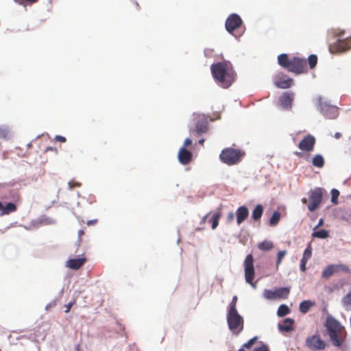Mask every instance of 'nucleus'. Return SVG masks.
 I'll use <instances>...</instances> for the list:
<instances>
[{
    "instance_id": "nucleus-1",
    "label": "nucleus",
    "mask_w": 351,
    "mask_h": 351,
    "mask_svg": "<svg viewBox=\"0 0 351 351\" xmlns=\"http://www.w3.org/2000/svg\"><path fill=\"white\" fill-rule=\"evenodd\" d=\"M210 70L214 79L223 88H228L235 80L236 73L228 61L213 64Z\"/></svg>"
},
{
    "instance_id": "nucleus-2",
    "label": "nucleus",
    "mask_w": 351,
    "mask_h": 351,
    "mask_svg": "<svg viewBox=\"0 0 351 351\" xmlns=\"http://www.w3.org/2000/svg\"><path fill=\"white\" fill-rule=\"evenodd\" d=\"M278 63L287 71L297 75L308 71L306 60L298 56L289 58L287 53H282L278 56Z\"/></svg>"
},
{
    "instance_id": "nucleus-3",
    "label": "nucleus",
    "mask_w": 351,
    "mask_h": 351,
    "mask_svg": "<svg viewBox=\"0 0 351 351\" xmlns=\"http://www.w3.org/2000/svg\"><path fill=\"white\" fill-rule=\"evenodd\" d=\"M326 327L332 345L336 347H341L346 336L344 328L332 317H327Z\"/></svg>"
},
{
    "instance_id": "nucleus-4",
    "label": "nucleus",
    "mask_w": 351,
    "mask_h": 351,
    "mask_svg": "<svg viewBox=\"0 0 351 351\" xmlns=\"http://www.w3.org/2000/svg\"><path fill=\"white\" fill-rule=\"evenodd\" d=\"M245 154V152L241 149L227 147L222 149L219 154V159L223 163L232 166L240 162Z\"/></svg>"
},
{
    "instance_id": "nucleus-5",
    "label": "nucleus",
    "mask_w": 351,
    "mask_h": 351,
    "mask_svg": "<svg viewBox=\"0 0 351 351\" xmlns=\"http://www.w3.org/2000/svg\"><path fill=\"white\" fill-rule=\"evenodd\" d=\"M227 322L230 330L234 335H238L243 329L244 321L238 311H228Z\"/></svg>"
},
{
    "instance_id": "nucleus-6",
    "label": "nucleus",
    "mask_w": 351,
    "mask_h": 351,
    "mask_svg": "<svg viewBox=\"0 0 351 351\" xmlns=\"http://www.w3.org/2000/svg\"><path fill=\"white\" fill-rule=\"evenodd\" d=\"M324 189L320 187H317L309 191L308 201L307 205L310 211H314L317 209L322 202Z\"/></svg>"
},
{
    "instance_id": "nucleus-7",
    "label": "nucleus",
    "mask_w": 351,
    "mask_h": 351,
    "mask_svg": "<svg viewBox=\"0 0 351 351\" xmlns=\"http://www.w3.org/2000/svg\"><path fill=\"white\" fill-rule=\"evenodd\" d=\"M244 270H245V278L247 283L255 287L253 283L254 278V258L253 256L250 254H248L244 261Z\"/></svg>"
},
{
    "instance_id": "nucleus-8",
    "label": "nucleus",
    "mask_w": 351,
    "mask_h": 351,
    "mask_svg": "<svg viewBox=\"0 0 351 351\" xmlns=\"http://www.w3.org/2000/svg\"><path fill=\"white\" fill-rule=\"evenodd\" d=\"M242 24L241 17L237 14H230L226 21V29L232 35L235 36L234 32L239 29Z\"/></svg>"
},
{
    "instance_id": "nucleus-9",
    "label": "nucleus",
    "mask_w": 351,
    "mask_h": 351,
    "mask_svg": "<svg viewBox=\"0 0 351 351\" xmlns=\"http://www.w3.org/2000/svg\"><path fill=\"white\" fill-rule=\"evenodd\" d=\"M274 83L278 88L287 89L293 86V80L281 73L274 77Z\"/></svg>"
},
{
    "instance_id": "nucleus-10",
    "label": "nucleus",
    "mask_w": 351,
    "mask_h": 351,
    "mask_svg": "<svg viewBox=\"0 0 351 351\" xmlns=\"http://www.w3.org/2000/svg\"><path fill=\"white\" fill-rule=\"evenodd\" d=\"M315 143V138L311 134H308L300 142L298 148L302 152L310 153L314 150Z\"/></svg>"
},
{
    "instance_id": "nucleus-11",
    "label": "nucleus",
    "mask_w": 351,
    "mask_h": 351,
    "mask_svg": "<svg viewBox=\"0 0 351 351\" xmlns=\"http://www.w3.org/2000/svg\"><path fill=\"white\" fill-rule=\"evenodd\" d=\"M306 345L312 350H322L325 348V343L319 335H314L306 339Z\"/></svg>"
},
{
    "instance_id": "nucleus-12",
    "label": "nucleus",
    "mask_w": 351,
    "mask_h": 351,
    "mask_svg": "<svg viewBox=\"0 0 351 351\" xmlns=\"http://www.w3.org/2000/svg\"><path fill=\"white\" fill-rule=\"evenodd\" d=\"M295 94L291 92H285L278 99L279 106L284 110H290L292 108Z\"/></svg>"
},
{
    "instance_id": "nucleus-13",
    "label": "nucleus",
    "mask_w": 351,
    "mask_h": 351,
    "mask_svg": "<svg viewBox=\"0 0 351 351\" xmlns=\"http://www.w3.org/2000/svg\"><path fill=\"white\" fill-rule=\"evenodd\" d=\"M208 131V122L206 117H199L193 132L199 136Z\"/></svg>"
},
{
    "instance_id": "nucleus-14",
    "label": "nucleus",
    "mask_w": 351,
    "mask_h": 351,
    "mask_svg": "<svg viewBox=\"0 0 351 351\" xmlns=\"http://www.w3.org/2000/svg\"><path fill=\"white\" fill-rule=\"evenodd\" d=\"M350 48L351 43L350 40H338L335 43L330 47V50L332 53L343 52Z\"/></svg>"
},
{
    "instance_id": "nucleus-15",
    "label": "nucleus",
    "mask_w": 351,
    "mask_h": 351,
    "mask_svg": "<svg viewBox=\"0 0 351 351\" xmlns=\"http://www.w3.org/2000/svg\"><path fill=\"white\" fill-rule=\"evenodd\" d=\"M178 160L183 165H188L192 160L193 155L190 151H188L185 147H182L178 152Z\"/></svg>"
},
{
    "instance_id": "nucleus-16",
    "label": "nucleus",
    "mask_w": 351,
    "mask_h": 351,
    "mask_svg": "<svg viewBox=\"0 0 351 351\" xmlns=\"http://www.w3.org/2000/svg\"><path fill=\"white\" fill-rule=\"evenodd\" d=\"M235 215L237 218V223L238 225H240L248 217V208L245 206L239 207L236 210Z\"/></svg>"
},
{
    "instance_id": "nucleus-17",
    "label": "nucleus",
    "mask_w": 351,
    "mask_h": 351,
    "mask_svg": "<svg viewBox=\"0 0 351 351\" xmlns=\"http://www.w3.org/2000/svg\"><path fill=\"white\" fill-rule=\"evenodd\" d=\"M85 258H77L69 259L66 262V266L72 269H79L86 263Z\"/></svg>"
},
{
    "instance_id": "nucleus-18",
    "label": "nucleus",
    "mask_w": 351,
    "mask_h": 351,
    "mask_svg": "<svg viewBox=\"0 0 351 351\" xmlns=\"http://www.w3.org/2000/svg\"><path fill=\"white\" fill-rule=\"evenodd\" d=\"M17 206L15 204L12 202H8L5 206L3 205L2 212L0 215H7L12 213L16 211Z\"/></svg>"
},
{
    "instance_id": "nucleus-19",
    "label": "nucleus",
    "mask_w": 351,
    "mask_h": 351,
    "mask_svg": "<svg viewBox=\"0 0 351 351\" xmlns=\"http://www.w3.org/2000/svg\"><path fill=\"white\" fill-rule=\"evenodd\" d=\"M293 319L291 318H286L284 320V323L282 325L279 326V328L280 330L285 331V332H290L293 330Z\"/></svg>"
},
{
    "instance_id": "nucleus-20",
    "label": "nucleus",
    "mask_w": 351,
    "mask_h": 351,
    "mask_svg": "<svg viewBox=\"0 0 351 351\" xmlns=\"http://www.w3.org/2000/svg\"><path fill=\"white\" fill-rule=\"evenodd\" d=\"M290 292L289 288L282 287L275 290L276 299L283 298L285 299L288 297Z\"/></svg>"
},
{
    "instance_id": "nucleus-21",
    "label": "nucleus",
    "mask_w": 351,
    "mask_h": 351,
    "mask_svg": "<svg viewBox=\"0 0 351 351\" xmlns=\"http://www.w3.org/2000/svg\"><path fill=\"white\" fill-rule=\"evenodd\" d=\"M312 164L317 168H322L324 166L325 160L321 154H316L312 158Z\"/></svg>"
},
{
    "instance_id": "nucleus-22",
    "label": "nucleus",
    "mask_w": 351,
    "mask_h": 351,
    "mask_svg": "<svg viewBox=\"0 0 351 351\" xmlns=\"http://www.w3.org/2000/svg\"><path fill=\"white\" fill-rule=\"evenodd\" d=\"M263 213V206L261 204H258L256 206L254 209L252 211V219L257 221L260 220Z\"/></svg>"
},
{
    "instance_id": "nucleus-23",
    "label": "nucleus",
    "mask_w": 351,
    "mask_h": 351,
    "mask_svg": "<svg viewBox=\"0 0 351 351\" xmlns=\"http://www.w3.org/2000/svg\"><path fill=\"white\" fill-rule=\"evenodd\" d=\"M315 303L314 302H312L310 300H304V301H302L300 304V306H299V308H300V311L302 313H306L309 309L311 308V307H312L313 306H314Z\"/></svg>"
},
{
    "instance_id": "nucleus-24",
    "label": "nucleus",
    "mask_w": 351,
    "mask_h": 351,
    "mask_svg": "<svg viewBox=\"0 0 351 351\" xmlns=\"http://www.w3.org/2000/svg\"><path fill=\"white\" fill-rule=\"evenodd\" d=\"M258 247L262 251H269L274 248V243L269 241H263L258 244Z\"/></svg>"
},
{
    "instance_id": "nucleus-25",
    "label": "nucleus",
    "mask_w": 351,
    "mask_h": 351,
    "mask_svg": "<svg viewBox=\"0 0 351 351\" xmlns=\"http://www.w3.org/2000/svg\"><path fill=\"white\" fill-rule=\"evenodd\" d=\"M334 274H335V272L333 265H330L323 270L322 276L324 278H328Z\"/></svg>"
},
{
    "instance_id": "nucleus-26",
    "label": "nucleus",
    "mask_w": 351,
    "mask_h": 351,
    "mask_svg": "<svg viewBox=\"0 0 351 351\" xmlns=\"http://www.w3.org/2000/svg\"><path fill=\"white\" fill-rule=\"evenodd\" d=\"M221 215V213L217 212V213H215L213 215L212 218L209 220V222L211 223V226H212L213 230H215L217 227Z\"/></svg>"
},
{
    "instance_id": "nucleus-27",
    "label": "nucleus",
    "mask_w": 351,
    "mask_h": 351,
    "mask_svg": "<svg viewBox=\"0 0 351 351\" xmlns=\"http://www.w3.org/2000/svg\"><path fill=\"white\" fill-rule=\"evenodd\" d=\"M333 267L335 273H338L340 271H343L348 274L350 273V269L349 267L345 264L333 265Z\"/></svg>"
},
{
    "instance_id": "nucleus-28",
    "label": "nucleus",
    "mask_w": 351,
    "mask_h": 351,
    "mask_svg": "<svg viewBox=\"0 0 351 351\" xmlns=\"http://www.w3.org/2000/svg\"><path fill=\"white\" fill-rule=\"evenodd\" d=\"M280 219V213L278 211L274 212V213L272 214V215L269 219L270 226H276L278 223Z\"/></svg>"
},
{
    "instance_id": "nucleus-29",
    "label": "nucleus",
    "mask_w": 351,
    "mask_h": 351,
    "mask_svg": "<svg viewBox=\"0 0 351 351\" xmlns=\"http://www.w3.org/2000/svg\"><path fill=\"white\" fill-rule=\"evenodd\" d=\"M290 313L289 308L285 304H281L278 309L277 314L279 317H284Z\"/></svg>"
},
{
    "instance_id": "nucleus-30",
    "label": "nucleus",
    "mask_w": 351,
    "mask_h": 351,
    "mask_svg": "<svg viewBox=\"0 0 351 351\" xmlns=\"http://www.w3.org/2000/svg\"><path fill=\"white\" fill-rule=\"evenodd\" d=\"M329 233L326 230H319L318 231H315L313 233V237L319 239H326L328 237Z\"/></svg>"
},
{
    "instance_id": "nucleus-31",
    "label": "nucleus",
    "mask_w": 351,
    "mask_h": 351,
    "mask_svg": "<svg viewBox=\"0 0 351 351\" xmlns=\"http://www.w3.org/2000/svg\"><path fill=\"white\" fill-rule=\"evenodd\" d=\"M343 305L346 308H349L351 306V292L346 294L341 300Z\"/></svg>"
},
{
    "instance_id": "nucleus-32",
    "label": "nucleus",
    "mask_w": 351,
    "mask_h": 351,
    "mask_svg": "<svg viewBox=\"0 0 351 351\" xmlns=\"http://www.w3.org/2000/svg\"><path fill=\"white\" fill-rule=\"evenodd\" d=\"M308 63L311 69H313L317 63V57L316 55H310L308 58Z\"/></svg>"
},
{
    "instance_id": "nucleus-33",
    "label": "nucleus",
    "mask_w": 351,
    "mask_h": 351,
    "mask_svg": "<svg viewBox=\"0 0 351 351\" xmlns=\"http://www.w3.org/2000/svg\"><path fill=\"white\" fill-rule=\"evenodd\" d=\"M263 296L267 300H276L275 291L265 289L263 292Z\"/></svg>"
},
{
    "instance_id": "nucleus-34",
    "label": "nucleus",
    "mask_w": 351,
    "mask_h": 351,
    "mask_svg": "<svg viewBox=\"0 0 351 351\" xmlns=\"http://www.w3.org/2000/svg\"><path fill=\"white\" fill-rule=\"evenodd\" d=\"M339 195V191L337 189H333L331 190V202L332 204H337Z\"/></svg>"
},
{
    "instance_id": "nucleus-35",
    "label": "nucleus",
    "mask_w": 351,
    "mask_h": 351,
    "mask_svg": "<svg viewBox=\"0 0 351 351\" xmlns=\"http://www.w3.org/2000/svg\"><path fill=\"white\" fill-rule=\"evenodd\" d=\"M311 256L312 247L311 245H308L304 252L302 258L308 261L309 258L311 257Z\"/></svg>"
},
{
    "instance_id": "nucleus-36",
    "label": "nucleus",
    "mask_w": 351,
    "mask_h": 351,
    "mask_svg": "<svg viewBox=\"0 0 351 351\" xmlns=\"http://www.w3.org/2000/svg\"><path fill=\"white\" fill-rule=\"evenodd\" d=\"M237 297L234 295L232 298L231 302L229 304V310L228 311H237Z\"/></svg>"
},
{
    "instance_id": "nucleus-37",
    "label": "nucleus",
    "mask_w": 351,
    "mask_h": 351,
    "mask_svg": "<svg viewBox=\"0 0 351 351\" xmlns=\"http://www.w3.org/2000/svg\"><path fill=\"white\" fill-rule=\"evenodd\" d=\"M257 339H258L257 337H254L250 339L247 342L243 343V348H245L246 349H250L252 347V346L256 343Z\"/></svg>"
},
{
    "instance_id": "nucleus-38",
    "label": "nucleus",
    "mask_w": 351,
    "mask_h": 351,
    "mask_svg": "<svg viewBox=\"0 0 351 351\" xmlns=\"http://www.w3.org/2000/svg\"><path fill=\"white\" fill-rule=\"evenodd\" d=\"M286 254H287V251H286V250L280 251V252L278 253V255H277V261H276V265H277V267H278V265L281 263L282 258H284V256H285Z\"/></svg>"
},
{
    "instance_id": "nucleus-39",
    "label": "nucleus",
    "mask_w": 351,
    "mask_h": 351,
    "mask_svg": "<svg viewBox=\"0 0 351 351\" xmlns=\"http://www.w3.org/2000/svg\"><path fill=\"white\" fill-rule=\"evenodd\" d=\"M252 351H270L267 345L262 343L259 347L255 348Z\"/></svg>"
},
{
    "instance_id": "nucleus-40",
    "label": "nucleus",
    "mask_w": 351,
    "mask_h": 351,
    "mask_svg": "<svg viewBox=\"0 0 351 351\" xmlns=\"http://www.w3.org/2000/svg\"><path fill=\"white\" fill-rule=\"evenodd\" d=\"M16 3L19 5H24L25 3H27L29 4H33L36 3L38 0H14Z\"/></svg>"
},
{
    "instance_id": "nucleus-41",
    "label": "nucleus",
    "mask_w": 351,
    "mask_h": 351,
    "mask_svg": "<svg viewBox=\"0 0 351 351\" xmlns=\"http://www.w3.org/2000/svg\"><path fill=\"white\" fill-rule=\"evenodd\" d=\"M81 186V184L79 183V182H75L73 180L72 181H70L69 182V186L70 188V189H73L74 187L77 186V187H79Z\"/></svg>"
},
{
    "instance_id": "nucleus-42",
    "label": "nucleus",
    "mask_w": 351,
    "mask_h": 351,
    "mask_svg": "<svg viewBox=\"0 0 351 351\" xmlns=\"http://www.w3.org/2000/svg\"><path fill=\"white\" fill-rule=\"evenodd\" d=\"M306 263H307V261L302 258V260L300 261V265L301 271H302L304 272L306 271Z\"/></svg>"
},
{
    "instance_id": "nucleus-43",
    "label": "nucleus",
    "mask_w": 351,
    "mask_h": 351,
    "mask_svg": "<svg viewBox=\"0 0 351 351\" xmlns=\"http://www.w3.org/2000/svg\"><path fill=\"white\" fill-rule=\"evenodd\" d=\"M192 144V141L190 139V138H186L184 142V147H186L189 145H191Z\"/></svg>"
},
{
    "instance_id": "nucleus-44",
    "label": "nucleus",
    "mask_w": 351,
    "mask_h": 351,
    "mask_svg": "<svg viewBox=\"0 0 351 351\" xmlns=\"http://www.w3.org/2000/svg\"><path fill=\"white\" fill-rule=\"evenodd\" d=\"M55 140L56 141H60L62 143H64L66 142V138L64 137V136H56L55 137Z\"/></svg>"
},
{
    "instance_id": "nucleus-45",
    "label": "nucleus",
    "mask_w": 351,
    "mask_h": 351,
    "mask_svg": "<svg viewBox=\"0 0 351 351\" xmlns=\"http://www.w3.org/2000/svg\"><path fill=\"white\" fill-rule=\"evenodd\" d=\"M7 136V132L4 129L0 128V138H5Z\"/></svg>"
},
{
    "instance_id": "nucleus-46",
    "label": "nucleus",
    "mask_w": 351,
    "mask_h": 351,
    "mask_svg": "<svg viewBox=\"0 0 351 351\" xmlns=\"http://www.w3.org/2000/svg\"><path fill=\"white\" fill-rule=\"evenodd\" d=\"M73 305V302H69V304L65 305V307H66L65 313H69Z\"/></svg>"
},
{
    "instance_id": "nucleus-47",
    "label": "nucleus",
    "mask_w": 351,
    "mask_h": 351,
    "mask_svg": "<svg viewBox=\"0 0 351 351\" xmlns=\"http://www.w3.org/2000/svg\"><path fill=\"white\" fill-rule=\"evenodd\" d=\"M234 215L232 212H230L228 215V219L229 221H232L234 219Z\"/></svg>"
},
{
    "instance_id": "nucleus-48",
    "label": "nucleus",
    "mask_w": 351,
    "mask_h": 351,
    "mask_svg": "<svg viewBox=\"0 0 351 351\" xmlns=\"http://www.w3.org/2000/svg\"><path fill=\"white\" fill-rule=\"evenodd\" d=\"M97 222V220L94 219V220L88 221L86 223L88 226H91V225H95Z\"/></svg>"
},
{
    "instance_id": "nucleus-49",
    "label": "nucleus",
    "mask_w": 351,
    "mask_h": 351,
    "mask_svg": "<svg viewBox=\"0 0 351 351\" xmlns=\"http://www.w3.org/2000/svg\"><path fill=\"white\" fill-rule=\"evenodd\" d=\"M49 151H54L56 153L58 152L57 151V149L56 148H53V147H48L46 148L45 149V152H47Z\"/></svg>"
},
{
    "instance_id": "nucleus-50",
    "label": "nucleus",
    "mask_w": 351,
    "mask_h": 351,
    "mask_svg": "<svg viewBox=\"0 0 351 351\" xmlns=\"http://www.w3.org/2000/svg\"><path fill=\"white\" fill-rule=\"evenodd\" d=\"M324 224V219H320L319 222H318V224L316 226V227L315 228V229L323 226Z\"/></svg>"
},
{
    "instance_id": "nucleus-51",
    "label": "nucleus",
    "mask_w": 351,
    "mask_h": 351,
    "mask_svg": "<svg viewBox=\"0 0 351 351\" xmlns=\"http://www.w3.org/2000/svg\"><path fill=\"white\" fill-rule=\"evenodd\" d=\"M210 213H208V214H207L206 215H205V216L203 217V219H202V221H201V223H202H202H206V220H207V219H208V216L210 215Z\"/></svg>"
},
{
    "instance_id": "nucleus-52",
    "label": "nucleus",
    "mask_w": 351,
    "mask_h": 351,
    "mask_svg": "<svg viewBox=\"0 0 351 351\" xmlns=\"http://www.w3.org/2000/svg\"><path fill=\"white\" fill-rule=\"evenodd\" d=\"M84 234V231L83 230H80L78 231V237L80 240L81 239V237Z\"/></svg>"
},
{
    "instance_id": "nucleus-53",
    "label": "nucleus",
    "mask_w": 351,
    "mask_h": 351,
    "mask_svg": "<svg viewBox=\"0 0 351 351\" xmlns=\"http://www.w3.org/2000/svg\"><path fill=\"white\" fill-rule=\"evenodd\" d=\"M341 136V134L339 132H336L335 134V138H339Z\"/></svg>"
},
{
    "instance_id": "nucleus-54",
    "label": "nucleus",
    "mask_w": 351,
    "mask_h": 351,
    "mask_svg": "<svg viewBox=\"0 0 351 351\" xmlns=\"http://www.w3.org/2000/svg\"><path fill=\"white\" fill-rule=\"evenodd\" d=\"M295 155L298 157H300V158L303 156V154L301 152H295Z\"/></svg>"
},
{
    "instance_id": "nucleus-55",
    "label": "nucleus",
    "mask_w": 351,
    "mask_h": 351,
    "mask_svg": "<svg viewBox=\"0 0 351 351\" xmlns=\"http://www.w3.org/2000/svg\"><path fill=\"white\" fill-rule=\"evenodd\" d=\"M204 141L205 140L204 138H202L199 141V144H200L201 145H204Z\"/></svg>"
},
{
    "instance_id": "nucleus-56",
    "label": "nucleus",
    "mask_w": 351,
    "mask_h": 351,
    "mask_svg": "<svg viewBox=\"0 0 351 351\" xmlns=\"http://www.w3.org/2000/svg\"><path fill=\"white\" fill-rule=\"evenodd\" d=\"M302 202L303 204H306L307 203V199L306 198H303L302 199Z\"/></svg>"
},
{
    "instance_id": "nucleus-57",
    "label": "nucleus",
    "mask_w": 351,
    "mask_h": 351,
    "mask_svg": "<svg viewBox=\"0 0 351 351\" xmlns=\"http://www.w3.org/2000/svg\"><path fill=\"white\" fill-rule=\"evenodd\" d=\"M2 208H3V204L1 202H0V211L2 212Z\"/></svg>"
},
{
    "instance_id": "nucleus-58",
    "label": "nucleus",
    "mask_w": 351,
    "mask_h": 351,
    "mask_svg": "<svg viewBox=\"0 0 351 351\" xmlns=\"http://www.w3.org/2000/svg\"><path fill=\"white\" fill-rule=\"evenodd\" d=\"M245 348H243V346H242V347L238 351H245Z\"/></svg>"
},
{
    "instance_id": "nucleus-59",
    "label": "nucleus",
    "mask_w": 351,
    "mask_h": 351,
    "mask_svg": "<svg viewBox=\"0 0 351 351\" xmlns=\"http://www.w3.org/2000/svg\"><path fill=\"white\" fill-rule=\"evenodd\" d=\"M136 7H137L138 8H140V6H139L138 3H136Z\"/></svg>"
}]
</instances>
